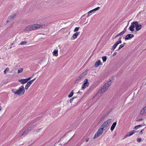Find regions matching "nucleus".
<instances>
[{
  "label": "nucleus",
  "instance_id": "1",
  "mask_svg": "<svg viewBox=\"0 0 146 146\" xmlns=\"http://www.w3.org/2000/svg\"><path fill=\"white\" fill-rule=\"evenodd\" d=\"M12 92L15 94L21 96L24 94L25 92V90L23 86V85L20 87L17 90H16L15 89H12Z\"/></svg>",
  "mask_w": 146,
  "mask_h": 146
},
{
  "label": "nucleus",
  "instance_id": "2",
  "mask_svg": "<svg viewBox=\"0 0 146 146\" xmlns=\"http://www.w3.org/2000/svg\"><path fill=\"white\" fill-rule=\"evenodd\" d=\"M112 81L111 80H109L107 83L105 84L103 86V88H101L99 92L100 93H104L106 90H107L108 88L111 84Z\"/></svg>",
  "mask_w": 146,
  "mask_h": 146
},
{
  "label": "nucleus",
  "instance_id": "3",
  "mask_svg": "<svg viewBox=\"0 0 146 146\" xmlns=\"http://www.w3.org/2000/svg\"><path fill=\"white\" fill-rule=\"evenodd\" d=\"M111 119H108L105 121L104 123L101 125V126L105 129L109 125L111 122Z\"/></svg>",
  "mask_w": 146,
  "mask_h": 146
},
{
  "label": "nucleus",
  "instance_id": "4",
  "mask_svg": "<svg viewBox=\"0 0 146 146\" xmlns=\"http://www.w3.org/2000/svg\"><path fill=\"white\" fill-rule=\"evenodd\" d=\"M84 83L82 84V90H84L88 86L89 83L88 82V80L87 79H85L84 82Z\"/></svg>",
  "mask_w": 146,
  "mask_h": 146
},
{
  "label": "nucleus",
  "instance_id": "5",
  "mask_svg": "<svg viewBox=\"0 0 146 146\" xmlns=\"http://www.w3.org/2000/svg\"><path fill=\"white\" fill-rule=\"evenodd\" d=\"M31 30H35L38 29L41 27V25L39 24H33L30 25Z\"/></svg>",
  "mask_w": 146,
  "mask_h": 146
},
{
  "label": "nucleus",
  "instance_id": "6",
  "mask_svg": "<svg viewBox=\"0 0 146 146\" xmlns=\"http://www.w3.org/2000/svg\"><path fill=\"white\" fill-rule=\"evenodd\" d=\"M137 22H133L131 23V25L130 26L129 28V30L131 31H134V28L135 27L136 24H137Z\"/></svg>",
  "mask_w": 146,
  "mask_h": 146
},
{
  "label": "nucleus",
  "instance_id": "7",
  "mask_svg": "<svg viewBox=\"0 0 146 146\" xmlns=\"http://www.w3.org/2000/svg\"><path fill=\"white\" fill-rule=\"evenodd\" d=\"M121 37L119 38L118 39V41L116 42L112 46V50H114L116 48L117 45L121 43Z\"/></svg>",
  "mask_w": 146,
  "mask_h": 146
},
{
  "label": "nucleus",
  "instance_id": "8",
  "mask_svg": "<svg viewBox=\"0 0 146 146\" xmlns=\"http://www.w3.org/2000/svg\"><path fill=\"white\" fill-rule=\"evenodd\" d=\"M134 37V35L132 34H128L125 37V40H129L131 39Z\"/></svg>",
  "mask_w": 146,
  "mask_h": 146
},
{
  "label": "nucleus",
  "instance_id": "9",
  "mask_svg": "<svg viewBox=\"0 0 146 146\" xmlns=\"http://www.w3.org/2000/svg\"><path fill=\"white\" fill-rule=\"evenodd\" d=\"M80 32H76L72 36L71 39L72 40H74L76 39L77 38L78 36L80 35Z\"/></svg>",
  "mask_w": 146,
  "mask_h": 146
},
{
  "label": "nucleus",
  "instance_id": "10",
  "mask_svg": "<svg viewBox=\"0 0 146 146\" xmlns=\"http://www.w3.org/2000/svg\"><path fill=\"white\" fill-rule=\"evenodd\" d=\"M105 129L102 126H101V127L99 128L98 130L97 131L98 133H99V135H101L103 133L104 131L105 130Z\"/></svg>",
  "mask_w": 146,
  "mask_h": 146
},
{
  "label": "nucleus",
  "instance_id": "11",
  "mask_svg": "<svg viewBox=\"0 0 146 146\" xmlns=\"http://www.w3.org/2000/svg\"><path fill=\"white\" fill-rule=\"evenodd\" d=\"M146 113V106L144 107L141 111L140 115H143Z\"/></svg>",
  "mask_w": 146,
  "mask_h": 146
},
{
  "label": "nucleus",
  "instance_id": "12",
  "mask_svg": "<svg viewBox=\"0 0 146 146\" xmlns=\"http://www.w3.org/2000/svg\"><path fill=\"white\" fill-rule=\"evenodd\" d=\"M142 26L140 24H138V23L137 22V24H136L135 26V30L136 31H138L141 29V28Z\"/></svg>",
  "mask_w": 146,
  "mask_h": 146
},
{
  "label": "nucleus",
  "instance_id": "13",
  "mask_svg": "<svg viewBox=\"0 0 146 146\" xmlns=\"http://www.w3.org/2000/svg\"><path fill=\"white\" fill-rule=\"evenodd\" d=\"M87 74V71L86 70H85L79 76L80 79H81L82 78H83L86 74Z\"/></svg>",
  "mask_w": 146,
  "mask_h": 146
},
{
  "label": "nucleus",
  "instance_id": "14",
  "mask_svg": "<svg viewBox=\"0 0 146 146\" xmlns=\"http://www.w3.org/2000/svg\"><path fill=\"white\" fill-rule=\"evenodd\" d=\"M19 82H20L22 84H25V83L27 82V81L26 78L24 79H20L19 80Z\"/></svg>",
  "mask_w": 146,
  "mask_h": 146
},
{
  "label": "nucleus",
  "instance_id": "15",
  "mask_svg": "<svg viewBox=\"0 0 146 146\" xmlns=\"http://www.w3.org/2000/svg\"><path fill=\"white\" fill-rule=\"evenodd\" d=\"M117 124V122H115L112 124V126L111 127L110 130L111 131H112L114 129L115 126Z\"/></svg>",
  "mask_w": 146,
  "mask_h": 146
},
{
  "label": "nucleus",
  "instance_id": "16",
  "mask_svg": "<svg viewBox=\"0 0 146 146\" xmlns=\"http://www.w3.org/2000/svg\"><path fill=\"white\" fill-rule=\"evenodd\" d=\"M101 64V61L100 60H99L97 61L94 64V66L96 67H98L100 64Z\"/></svg>",
  "mask_w": 146,
  "mask_h": 146
},
{
  "label": "nucleus",
  "instance_id": "17",
  "mask_svg": "<svg viewBox=\"0 0 146 146\" xmlns=\"http://www.w3.org/2000/svg\"><path fill=\"white\" fill-rule=\"evenodd\" d=\"M135 133V132L134 131H129L128 133L127 134V136H128V137L130 136L131 135H133V134H134Z\"/></svg>",
  "mask_w": 146,
  "mask_h": 146
},
{
  "label": "nucleus",
  "instance_id": "18",
  "mask_svg": "<svg viewBox=\"0 0 146 146\" xmlns=\"http://www.w3.org/2000/svg\"><path fill=\"white\" fill-rule=\"evenodd\" d=\"M29 30H31V27L30 25L27 26L24 29V31H28Z\"/></svg>",
  "mask_w": 146,
  "mask_h": 146
},
{
  "label": "nucleus",
  "instance_id": "19",
  "mask_svg": "<svg viewBox=\"0 0 146 146\" xmlns=\"http://www.w3.org/2000/svg\"><path fill=\"white\" fill-rule=\"evenodd\" d=\"M53 54L55 56H57L58 55V50H55L53 51Z\"/></svg>",
  "mask_w": 146,
  "mask_h": 146
},
{
  "label": "nucleus",
  "instance_id": "20",
  "mask_svg": "<svg viewBox=\"0 0 146 146\" xmlns=\"http://www.w3.org/2000/svg\"><path fill=\"white\" fill-rule=\"evenodd\" d=\"M73 90H72L71 92L68 95V97L69 98H70L72 97L73 95L74 92H73Z\"/></svg>",
  "mask_w": 146,
  "mask_h": 146
},
{
  "label": "nucleus",
  "instance_id": "21",
  "mask_svg": "<svg viewBox=\"0 0 146 146\" xmlns=\"http://www.w3.org/2000/svg\"><path fill=\"white\" fill-rule=\"evenodd\" d=\"M27 43V42L26 41H24L21 42V43L19 44V45H24L26 44Z\"/></svg>",
  "mask_w": 146,
  "mask_h": 146
},
{
  "label": "nucleus",
  "instance_id": "22",
  "mask_svg": "<svg viewBox=\"0 0 146 146\" xmlns=\"http://www.w3.org/2000/svg\"><path fill=\"white\" fill-rule=\"evenodd\" d=\"M29 130H26L23 132L22 135H25L28 132Z\"/></svg>",
  "mask_w": 146,
  "mask_h": 146
},
{
  "label": "nucleus",
  "instance_id": "23",
  "mask_svg": "<svg viewBox=\"0 0 146 146\" xmlns=\"http://www.w3.org/2000/svg\"><path fill=\"white\" fill-rule=\"evenodd\" d=\"M100 135H99V133H98L97 132V133L95 134L94 135V138H97Z\"/></svg>",
  "mask_w": 146,
  "mask_h": 146
},
{
  "label": "nucleus",
  "instance_id": "24",
  "mask_svg": "<svg viewBox=\"0 0 146 146\" xmlns=\"http://www.w3.org/2000/svg\"><path fill=\"white\" fill-rule=\"evenodd\" d=\"M32 83L30 81L29 82L27 83V84H26V85L29 87L32 84Z\"/></svg>",
  "mask_w": 146,
  "mask_h": 146
},
{
  "label": "nucleus",
  "instance_id": "25",
  "mask_svg": "<svg viewBox=\"0 0 146 146\" xmlns=\"http://www.w3.org/2000/svg\"><path fill=\"white\" fill-rule=\"evenodd\" d=\"M102 59L103 62H104L106 61L107 60V57L106 56H104L102 57Z\"/></svg>",
  "mask_w": 146,
  "mask_h": 146
},
{
  "label": "nucleus",
  "instance_id": "26",
  "mask_svg": "<svg viewBox=\"0 0 146 146\" xmlns=\"http://www.w3.org/2000/svg\"><path fill=\"white\" fill-rule=\"evenodd\" d=\"M80 28V27H76L74 30V32H76L78 31L79 30Z\"/></svg>",
  "mask_w": 146,
  "mask_h": 146
},
{
  "label": "nucleus",
  "instance_id": "27",
  "mask_svg": "<svg viewBox=\"0 0 146 146\" xmlns=\"http://www.w3.org/2000/svg\"><path fill=\"white\" fill-rule=\"evenodd\" d=\"M9 68H6V69L4 71V73L5 74L7 72H8L9 71Z\"/></svg>",
  "mask_w": 146,
  "mask_h": 146
},
{
  "label": "nucleus",
  "instance_id": "28",
  "mask_svg": "<svg viewBox=\"0 0 146 146\" xmlns=\"http://www.w3.org/2000/svg\"><path fill=\"white\" fill-rule=\"evenodd\" d=\"M81 80V79H80V76H79V78H78L77 79H76V80L75 81V83H78Z\"/></svg>",
  "mask_w": 146,
  "mask_h": 146
},
{
  "label": "nucleus",
  "instance_id": "29",
  "mask_svg": "<svg viewBox=\"0 0 146 146\" xmlns=\"http://www.w3.org/2000/svg\"><path fill=\"white\" fill-rule=\"evenodd\" d=\"M23 69L21 68H19L18 70V73H20L23 72Z\"/></svg>",
  "mask_w": 146,
  "mask_h": 146
},
{
  "label": "nucleus",
  "instance_id": "30",
  "mask_svg": "<svg viewBox=\"0 0 146 146\" xmlns=\"http://www.w3.org/2000/svg\"><path fill=\"white\" fill-rule=\"evenodd\" d=\"M123 46H124V45L123 44H120L119 45V46L118 48L117 49V50H118L120 49L121 48H122Z\"/></svg>",
  "mask_w": 146,
  "mask_h": 146
},
{
  "label": "nucleus",
  "instance_id": "31",
  "mask_svg": "<svg viewBox=\"0 0 146 146\" xmlns=\"http://www.w3.org/2000/svg\"><path fill=\"white\" fill-rule=\"evenodd\" d=\"M125 33L123 32V31H121V32H120L118 34L119 35V36H122Z\"/></svg>",
  "mask_w": 146,
  "mask_h": 146
},
{
  "label": "nucleus",
  "instance_id": "32",
  "mask_svg": "<svg viewBox=\"0 0 146 146\" xmlns=\"http://www.w3.org/2000/svg\"><path fill=\"white\" fill-rule=\"evenodd\" d=\"M141 138H140L137 139V141L139 143V142H140L141 141Z\"/></svg>",
  "mask_w": 146,
  "mask_h": 146
},
{
  "label": "nucleus",
  "instance_id": "33",
  "mask_svg": "<svg viewBox=\"0 0 146 146\" xmlns=\"http://www.w3.org/2000/svg\"><path fill=\"white\" fill-rule=\"evenodd\" d=\"M100 9V7H98L93 9V10L94 11H97V10L99 9Z\"/></svg>",
  "mask_w": 146,
  "mask_h": 146
},
{
  "label": "nucleus",
  "instance_id": "34",
  "mask_svg": "<svg viewBox=\"0 0 146 146\" xmlns=\"http://www.w3.org/2000/svg\"><path fill=\"white\" fill-rule=\"evenodd\" d=\"M139 128L137 125L135 126L134 128V129L136 130L138 129Z\"/></svg>",
  "mask_w": 146,
  "mask_h": 146
},
{
  "label": "nucleus",
  "instance_id": "35",
  "mask_svg": "<svg viewBox=\"0 0 146 146\" xmlns=\"http://www.w3.org/2000/svg\"><path fill=\"white\" fill-rule=\"evenodd\" d=\"M144 131V129H143L141 130V131H140V133H141V134H143V131Z\"/></svg>",
  "mask_w": 146,
  "mask_h": 146
},
{
  "label": "nucleus",
  "instance_id": "36",
  "mask_svg": "<svg viewBox=\"0 0 146 146\" xmlns=\"http://www.w3.org/2000/svg\"><path fill=\"white\" fill-rule=\"evenodd\" d=\"M29 87L28 86H27V85H26L25 86V90H27L28 88H29Z\"/></svg>",
  "mask_w": 146,
  "mask_h": 146
},
{
  "label": "nucleus",
  "instance_id": "37",
  "mask_svg": "<svg viewBox=\"0 0 146 146\" xmlns=\"http://www.w3.org/2000/svg\"><path fill=\"white\" fill-rule=\"evenodd\" d=\"M35 79H36V78H35L34 79H33L31 80H30V81L32 83H33L34 82V81L35 80Z\"/></svg>",
  "mask_w": 146,
  "mask_h": 146
},
{
  "label": "nucleus",
  "instance_id": "38",
  "mask_svg": "<svg viewBox=\"0 0 146 146\" xmlns=\"http://www.w3.org/2000/svg\"><path fill=\"white\" fill-rule=\"evenodd\" d=\"M74 100V98H72L70 100V103H72L73 100Z\"/></svg>",
  "mask_w": 146,
  "mask_h": 146
},
{
  "label": "nucleus",
  "instance_id": "39",
  "mask_svg": "<svg viewBox=\"0 0 146 146\" xmlns=\"http://www.w3.org/2000/svg\"><path fill=\"white\" fill-rule=\"evenodd\" d=\"M31 78V77H30L28 78H26L27 81L28 82L29 80H30Z\"/></svg>",
  "mask_w": 146,
  "mask_h": 146
},
{
  "label": "nucleus",
  "instance_id": "40",
  "mask_svg": "<svg viewBox=\"0 0 146 146\" xmlns=\"http://www.w3.org/2000/svg\"><path fill=\"white\" fill-rule=\"evenodd\" d=\"M119 36L118 34L117 35H116L115 37H114L113 38V39H115L117 37H118Z\"/></svg>",
  "mask_w": 146,
  "mask_h": 146
},
{
  "label": "nucleus",
  "instance_id": "41",
  "mask_svg": "<svg viewBox=\"0 0 146 146\" xmlns=\"http://www.w3.org/2000/svg\"><path fill=\"white\" fill-rule=\"evenodd\" d=\"M126 27H125L124 29V30H123V31H122L123 32H124V33H125V32H126Z\"/></svg>",
  "mask_w": 146,
  "mask_h": 146
},
{
  "label": "nucleus",
  "instance_id": "42",
  "mask_svg": "<svg viewBox=\"0 0 146 146\" xmlns=\"http://www.w3.org/2000/svg\"><path fill=\"white\" fill-rule=\"evenodd\" d=\"M93 11H94L93 10V9H92L88 12V13H91Z\"/></svg>",
  "mask_w": 146,
  "mask_h": 146
},
{
  "label": "nucleus",
  "instance_id": "43",
  "mask_svg": "<svg viewBox=\"0 0 146 146\" xmlns=\"http://www.w3.org/2000/svg\"><path fill=\"white\" fill-rule=\"evenodd\" d=\"M90 13H89L88 12V15L87 16V17H89L91 15V14H90Z\"/></svg>",
  "mask_w": 146,
  "mask_h": 146
},
{
  "label": "nucleus",
  "instance_id": "44",
  "mask_svg": "<svg viewBox=\"0 0 146 146\" xmlns=\"http://www.w3.org/2000/svg\"><path fill=\"white\" fill-rule=\"evenodd\" d=\"M89 138H87L86 139V142L88 141H89Z\"/></svg>",
  "mask_w": 146,
  "mask_h": 146
},
{
  "label": "nucleus",
  "instance_id": "45",
  "mask_svg": "<svg viewBox=\"0 0 146 146\" xmlns=\"http://www.w3.org/2000/svg\"><path fill=\"white\" fill-rule=\"evenodd\" d=\"M117 53V52H114L113 54V56H114Z\"/></svg>",
  "mask_w": 146,
  "mask_h": 146
},
{
  "label": "nucleus",
  "instance_id": "46",
  "mask_svg": "<svg viewBox=\"0 0 146 146\" xmlns=\"http://www.w3.org/2000/svg\"><path fill=\"white\" fill-rule=\"evenodd\" d=\"M128 137V136H127V134L123 138V139H124L126 138L127 137Z\"/></svg>",
  "mask_w": 146,
  "mask_h": 146
},
{
  "label": "nucleus",
  "instance_id": "47",
  "mask_svg": "<svg viewBox=\"0 0 146 146\" xmlns=\"http://www.w3.org/2000/svg\"><path fill=\"white\" fill-rule=\"evenodd\" d=\"M137 126H138V127L139 128L141 126V125H138Z\"/></svg>",
  "mask_w": 146,
  "mask_h": 146
},
{
  "label": "nucleus",
  "instance_id": "48",
  "mask_svg": "<svg viewBox=\"0 0 146 146\" xmlns=\"http://www.w3.org/2000/svg\"><path fill=\"white\" fill-rule=\"evenodd\" d=\"M142 120V119H139L138 120V121H141Z\"/></svg>",
  "mask_w": 146,
  "mask_h": 146
},
{
  "label": "nucleus",
  "instance_id": "49",
  "mask_svg": "<svg viewBox=\"0 0 146 146\" xmlns=\"http://www.w3.org/2000/svg\"><path fill=\"white\" fill-rule=\"evenodd\" d=\"M2 109V108L0 106V111H1V110Z\"/></svg>",
  "mask_w": 146,
  "mask_h": 146
},
{
  "label": "nucleus",
  "instance_id": "50",
  "mask_svg": "<svg viewBox=\"0 0 146 146\" xmlns=\"http://www.w3.org/2000/svg\"><path fill=\"white\" fill-rule=\"evenodd\" d=\"M73 98H74H74H76V97H73Z\"/></svg>",
  "mask_w": 146,
  "mask_h": 146
},
{
  "label": "nucleus",
  "instance_id": "51",
  "mask_svg": "<svg viewBox=\"0 0 146 146\" xmlns=\"http://www.w3.org/2000/svg\"><path fill=\"white\" fill-rule=\"evenodd\" d=\"M73 98H74H74H76V97H73Z\"/></svg>",
  "mask_w": 146,
  "mask_h": 146
},
{
  "label": "nucleus",
  "instance_id": "52",
  "mask_svg": "<svg viewBox=\"0 0 146 146\" xmlns=\"http://www.w3.org/2000/svg\"><path fill=\"white\" fill-rule=\"evenodd\" d=\"M125 44H125V43H123V44L124 45H125Z\"/></svg>",
  "mask_w": 146,
  "mask_h": 146
},
{
  "label": "nucleus",
  "instance_id": "53",
  "mask_svg": "<svg viewBox=\"0 0 146 146\" xmlns=\"http://www.w3.org/2000/svg\"><path fill=\"white\" fill-rule=\"evenodd\" d=\"M13 43H11V45H13Z\"/></svg>",
  "mask_w": 146,
  "mask_h": 146
},
{
  "label": "nucleus",
  "instance_id": "54",
  "mask_svg": "<svg viewBox=\"0 0 146 146\" xmlns=\"http://www.w3.org/2000/svg\"><path fill=\"white\" fill-rule=\"evenodd\" d=\"M41 128H40L39 129V130H41Z\"/></svg>",
  "mask_w": 146,
  "mask_h": 146
},
{
  "label": "nucleus",
  "instance_id": "55",
  "mask_svg": "<svg viewBox=\"0 0 146 146\" xmlns=\"http://www.w3.org/2000/svg\"><path fill=\"white\" fill-rule=\"evenodd\" d=\"M80 93V92H78V93Z\"/></svg>",
  "mask_w": 146,
  "mask_h": 146
},
{
  "label": "nucleus",
  "instance_id": "56",
  "mask_svg": "<svg viewBox=\"0 0 146 146\" xmlns=\"http://www.w3.org/2000/svg\"><path fill=\"white\" fill-rule=\"evenodd\" d=\"M11 47H11H11H10V48H11Z\"/></svg>",
  "mask_w": 146,
  "mask_h": 146
},
{
  "label": "nucleus",
  "instance_id": "57",
  "mask_svg": "<svg viewBox=\"0 0 146 146\" xmlns=\"http://www.w3.org/2000/svg\"><path fill=\"white\" fill-rule=\"evenodd\" d=\"M38 131H36V132H38Z\"/></svg>",
  "mask_w": 146,
  "mask_h": 146
}]
</instances>
